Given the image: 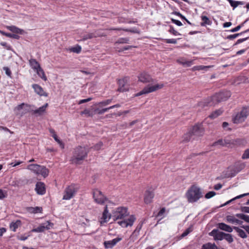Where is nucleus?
<instances>
[{"mask_svg": "<svg viewBox=\"0 0 249 249\" xmlns=\"http://www.w3.org/2000/svg\"><path fill=\"white\" fill-rule=\"evenodd\" d=\"M128 214L126 207H118L113 213L112 218L114 221L122 219L118 221L117 223L122 227L126 228L128 226H132L136 219L134 215H131L127 219H124Z\"/></svg>", "mask_w": 249, "mask_h": 249, "instance_id": "obj_1", "label": "nucleus"}, {"mask_svg": "<svg viewBox=\"0 0 249 249\" xmlns=\"http://www.w3.org/2000/svg\"><path fill=\"white\" fill-rule=\"evenodd\" d=\"M89 149L85 146H78L73 149L71 161L76 164H80L88 157Z\"/></svg>", "mask_w": 249, "mask_h": 249, "instance_id": "obj_2", "label": "nucleus"}, {"mask_svg": "<svg viewBox=\"0 0 249 249\" xmlns=\"http://www.w3.org/2000/svg\"><path fill=\"white\" fill-rule=\"evenodd\" d=\"M231 96V93L228 90L221 91L215 93L212 97L208 98L204 102L203 106H214L216 104L223 101H226Z\"/></svg>", "mask_w": 249, "mask_h": 249, "instance_id": "obj_3", "label": "nucleus"}, {"mask_svg": "<svg viewBox=\"0 0 249 249\" xmlns=\"http://www.w3.org/2000/svg\"><path fill=\"white\" fill-rule=\"evenodd\" d=\"M185 196L189 203H195L203 196L200 188L195 185H193L187 191Z\"/></svg>", "mask_w": 249, "mask_h": 249, "instance_id": "obj_4", "label": "nucleus"}, {"mask_svg": "<svg viewBox=\"0 0 249 249\" xmlns=\"http://www.w3.org/2000/svg\"><path fill=\"white\" fill-rule=\"evenodd\" d=\"M245 166L246 164L244 162H237L235 163L232 166L228 167V170L225 174V177L227 178L234 177Z\"/></svg>", "mask_w": 249, "mask_h": 249, "instance_id": "obj_5", "label": "nucleus"}, {"mask_svg": "<svg viewBox=\"0 0 249 249\" xmlns=\"http://www.w3.org/2000/svg\"><path fill=\"white\" fill-rule=\"evenodd\" d=\"M249 115V108L244 107L240 112L235 115H232V121L234 124L242 123L245 121Z\"/></svg>", "mask_w": 249, "mask_h": 249, "instance_id": "obj_6", "label": "nucleus"}, {"mask_svg": "<svg viewBox=\"0 0 249 249\" xmlns=\"http://www.w3.org/2000/svg\"><path fill=\"white\" fill-rule=\"evenodd\" d=\"M94 201L98 204L103 205L105 201H109L108 198L104 195L103 193L97 189H95L92 192Z\"/></svg>", "mask_w": 249, "mask_h": 249, "instance_id": "obj_7", "label": "nucleus"}, {"mask_svg": "<svg viewBox=\"0 0 249 249\" xmlns=\"http://www.w3.org/2000/svg\"><path fill=\"white\" fill-rule=\"evenodd\" d=\"M163 84H156L153 86H148L144 87L141 91L135 94V97L141 96L143 94H148L161 89Z\"/></svg>", "mask_w": 249, "mask_h": 249, "instance_id": "obj_8", "label": "nucleus"}, {"mask_svg": "<svg viewBox=\"0 0 249 249\" xmlns=\"http://www.w3.org/2000/svg\"><path fill=\"white\" fill-rule=\"evenodd\" d=\"M77 191L75 184H71L68 186L65 190L64 195L63 197L64 200H69L73 197Z\"/></svg>", "mask_w": 249, "mask_h": 249, "instance_id": "obj_9", "label": "nucleus"}, {"mask_svg": "<svg viewBox=\"0 0 249 249\" xmlns=\"http://www.w3.org/2000/svg\"><path fill=\"white\" fill-rule=\"evenodd\" d=\"M34 108H35V106L34 105H31L23 103L15 107L14 110L20 111L23 109L24 110L22 114H25L28 112H32L33 114Z\"/></svg>", "mask_w": 249, "mask_h": 249, "instance_id": "obj_10", "label": "nucleus"}, {"mask_svg": "<svg viewBox=\"0 0 249 249\" xmlns=\"http://www.w3.org/2000/svg\"><path fill=\"white\" fill-rule=\"evenodd\" d=\"M139 81L143 83H153L154 79L148 73L143 71L138 76Z\"/></svg>", "mask_w": 249, "mask_h": 249, "instance_id": "obj_11", "label": "nucleus"}, {"mask_svg": "<svg viewBox=\"0 0 249 249\" xmlns=\"http://www.w3.org/2000/svg\"><path fill=\"white\" fill-rule=\"evenodd\" d=\"M209 235L213 236L215 240H222L225 237V233L223 231H220L218 229H214L213 230L209 233Z\"/></svg>", "mask_w": 249, "mask_h": 249, "instance_id": "obj_12", "label": "nucleus"}, {"mask_svg": "<svg viewBox=\"0 0 249 249\" xmlns=\"http://www.w3.org/2000/svg\"><path fill=\"white\" fill-rule=\"evenodd\" d=\"M53 225V223L49 221H47V224H42L37 228L32 229L31 231L34 232H42L44 231L45 230H49L50 229V227H52Z\"/></svg>", "mask_w": 249, "mask_h": 249, "instance_id": "obj_13", "label": "nucleus"}, {"mask_svg": "<svg viewBox=\"0 0 249 249\" xmlns=\"http://www.w3.org/2000/svg\"><path fill=\"white\" fill-rule=\"evenodd\" d=\"M127 82V77H125L122 79H119L118 82L119 88L117 89L119 92H124L128 90L129 88L126 84Z\"/></svg>", "mask_w": 249, "mask_h": 249, "instance_id": "obj_14", "label": "nucleus"}, {"mask_svg": "<svg viewBox=\"0 0 249 249\" xmlns=\"http://www.w3.org/2000/svg\"><path fill=\"white\" fill-rule=\"evenodd\" d=\"M194 136H202L204 132V130L201 124L195 125L190 130Z\"/></svg>", "mask_w": 249, "mask_h": 249, "instance_id": "obj_15", "label": "nucleus"}, {"mask_svg": "<svg viewBox=\"0 0 249 249\" xmlns=\"http://www.w3.org/2000/svg\"><path fill=\"white\" fill-rule=\"evenodd\" d=\"M155 196L153 191L147 190L145 191L144 194V202L146 204H148L152 202L153 199Z\"/></svg>", "mask_w": 249, "mask_h": 249, "instance_id": "obj_16", "label": "nucleus"}, {"mask_svg": "<svg viewBox=\"0 0 249 249\" xmlns=\"http://www.w3.org/2000/svg\"><path fill=\"white\" fill-rule=\"evenodd\" d=\"M35 190L36 193L40 195H43L46 193L45 184L42 182H37L36 185Z\"/></svg>", "mask_w": 249, "mask_h": 249, "instance_id": "obj_17", "label": "nucleus"}, {"mask_svg": "<svg viewBox=\"0 0 249 249\" xmlns=\"http://www.w3.org/2000/svg\"><path fill=\"white\" fill-rule=\"evenodd\" d=\"M32 88L34 89L36 93L40 96H44L45 97L48 96V93L45 92L42 88L39 85L36 84H33Z\"/></svg>", "mask_w": 249, "mask_h": 249, "instance_id": "obj_18", "label": "nucleus"}, {"mask_svg": "<svg viewBox=\"0 0 249 249\" xmlns=\"http://www.w3.org/2000/svg\"><path fill=\"white\" fill-rule=\"evenodd\" d=\"M122 240V238L117 237L115 239H113L111 241H105L104 243L105 248H112L113 246H114L118 242Z\"/></svg>", "mask_w": 249, "mask_h": 249, "instance_id": "obj_19", "label": "nucleus"}, {"mask_svg": "<svg viewBox=\"0 0 249 249\" xmlns=\"http://www.w3.org/2000/svg\"><path fill=\"white\" fill-rule=\"evenodd\" d=\"M218 228L221 230L224 231L228 232H231L233 231V227H231L230 226L224 223H219L217 224Z\"/></svg>", "mask_w": 249, "mask_h": 249, "instance_id": "obj_20", "label": "nucleus"}, {"mask_svg": "<svg viewBox=\"0 0 249 249\" xmlns=\"http://www.w3.org/2000/svg\"><path fill=\"white\" fill-rule=\"evenodd\" d=\"M6 28L11 32L17 34L23 35L24 33L23 30L17 27V26L14 25L7 26Z\"/></svg>", "mask_w": 249, "mask_h": 249, "instance_id": "obj_21", "label": "nucleus"}, {"mask_svg": "<svg viewBox=\"0 0 249 249\" xmlns=\"http://www.w3.org/2000/svg\"><path fill=\"white\" fill-rule=\"evenodd\" d=\"M48 103H46L44 105L40 107L38 109H34L33 114L36 115V116H40L43 114L45 111L46 107H48Z\"/></svg>", "mask_w": 249, "mask_h": 249, "instance_id": "obj_22", "label": "nucleus"}, {"mask_svg": "<svg viewBox=\"0 0 249 249\" xmlns=\"http://www.w3.org/2000/svg\"><path fill=\"white\" fill-rule=\"evenodd\" d=\"M112 215H111L110 213H108L107 205H106L104 208V210L102 214V219L104 220V222H107V218L110 219L112 217Z\"/></svg>", "mask_w": 249, "mask_h": 249, "instance_id": "obj_23", "label": "nucleus"}, {"mask_svg": "<svg viewBox=\"0 0 249 249\" xmlns=\"http://www.w3.org/2000/svg\"><path fill=\"white\" fill-rule=\"evenodd\" d=\"M233 229L238 233V235L242 238H246L248 236L246 232L242 229L237 227H233Z\"/></svg>", "mask_w": 249, "mask_h": 249, "instance_id": "obj_24", "label": "nucleus"}, {"mask_svg": "<svg viewBox=\"0 0 249 249\" xmlns=\"http://www.w3.org/2000/svg\"><path fill=\"white\" fill-rule=\"evenodd\" d=\"M226 220L228 222L232 223V224L236 223L238 224L239 225H242L243 223L242 221L235 218L232 215H227L226 216Z\"/></svg>", "mask_w": 249, "mask_h": 249, "instance_id": "obj_25", "label": "nucleus"}, {"mask_svg": "<svg viewBox=\"0 0 249 249\" xmlns=\"http://www.w3.org/2000/svg\"><path fill=\"white\" fill-rule=\"evenodd\" d=\"M223 112V110L221 108H219L212 112V113L209 115V117L212 119H214L221 115Z\"/></svg>", "mask_w": 249, "mask_h": 249, "instance_id": "obj_26", "label": "nucleus"}, {"mask_svg": "<svg viewBox=\"0 0 249 249\" xmlns=\"http://www.w3.org/2000/svg\"><path fill=\"white\" fill-rule=\"evenodd\" d=\"M21 224V221L17 220L15 222H12L10 224V228L13 231H16L18 227Z\"/></svg>", "mask_w": 249, "mask_h": 249, "instance_id": "obj_27", "label": "nucleus"}, {"mask_svg": "<svg viewBox=\"0 0 249 249\" xmlns=\"http://www.w3.org/2000/svg\"><path fill=\"white\" fill-rule=\"evenodd\" d=\"M110 30H123V31H124L125 32H131V33H137V34H139L140 33V31L139 30L136 28H132V29H122V28H112V29H109Z\"/></svg>", "mask_w": 249, "mask_h": 249, "instance_id": "obj_28", "label": "nucleus"}, {"mask_svg": "<svg viewBox=\"0 0 249 249\" xmlns=\"http://www.w3.org/2000/svg\"><path fill=\"white\" fill-rule=\"evenodd\" d=\"M201 249H220L214 243H207L202 245Z\"/></svg>", "mask_w": 249, "mask_h": 249, "instance_id": "obj_29", "label": "nucleus"}, {"mask_svg": "<svg viewBox=\"0 0 249 249\" xmlns=\"http://www.w3.org/2000/svg\"><path fill=\"white\" fill-rule=\"evenodd\" d=\"M202 22L200 23L201 26H205L206 25H211L212 21L210 19L206 16H202L201 17Z\"/></svg>", "mask_w": 249, "mask_h": 249, "instance_id": "obj_30", "label": "nucleus"}, {"mask_svg": "<svg viewBox=\"0 0 249 249\" xmlns=\"http://www.w3.org/2000/svg\"><path fill=\"white\" fill-rule=\"evenodd\" d=\"M248 195H249V193H245V194H242V195H239V196H236V197L231 199V200L227 201L226 203H225L223 205H221L220 206V207H223V206H226L228 204H229V203H230L232 201L236 200V199H239V198H241L242 197H243L245 196H247Z\"/></svg>", "mask_w": 249, "mask_h": 249, "instance_id": "obj_31", "label": "nucleus"}, {"mask_svg": "<svg viewBox=\"0 0 249 249\" xmlns=\"http://www.w3.org/2000/svg\"><path fill=\"white\" fill-rule=\"evenodd\" d=\"M36 72L38 76L43 80L46 81L47 80V78L45 75V72L41 67L36 70Z\"/></svg>", "mask_w": 249, "mask_h": 249, "instance_id": "obj_32", "label": "nucleus"}, {"mask_svg": "<svg viewBox=\"0 0 249 249\" xmlns=\"http://www.w3.org/2000/svg\"><path fill=\"white\" fill-rule=\"evenodd\" d=\"M29 62L32 68L34 70H36L40 67L39 63L35 59H30Z\"/></svg>", "mask_w": 249, "mask_h": 249, "instance_id": "obj_33", "label": "nucleus"}, {"mask_svg": "<svg viewBox=\"0 0 249 249\" xmlns=\"http://www.w3.org/2000/svg\"><path fill=\"white\" fill-rule=\"evenodd\" d=\"M194 136L191 131L185 134L183 137V142H187L191 140L192 137Z\"/></svg>", "mask_w": 249, "mask_h": 249, "instance_id": "obj_34", "label": "nucleus"}, {"mask_svg": "<svg viewBox=\"0 0 249 249\" xmlns=\"http://www.w3.org/2000/svg\"><path fill=\"white\" fill-rule=\"evenodd\" d=\"M235 216L249 223V215L244 213H236Z\"/></svg>", "mask_w": 249, "mask_h": 249, "instance_id": "obj_35", "label": "nucleus"}, {"mask_svg": "<svg viewBox=\"0 0 249 249\" xmlns=\"http://www.w3.org/2000/svg\"><path fill=\"white\" fill-rule=\"evenodd\" d=\"M38 174H40L44 178L48 176L49 170L44 166H41L40 170L38 172Z\"/></svg>", "mask_w": 249, "mask_h": 249, "instance_id": "obj_36", "label": "nucleus"}, {"mask_svg": "<svg viewBox=\"0 0 249 249\" xmlns=\"http://www.w3.org/2000/svg\"><path fill=\"white\" fill-rule=\"evenodd\" d=\"M230 3L231 6L233 8V9L237 7L239 5H243L244 4L243 1H235L233 0H228Z\"/></svg>", "mask_w": 249, "mask_h": 249, "instance_id": "obj_37", "label": "nucleus"}, {"mask_svg": "<svg viewBox=\"0 0 249 249\" xmlns=\"http://www.w3.org/2000/svg\"><path fill=\"white\" fill-rule=\"evenodd\" d=\"M29 211L34 213H41L42 211V208L40 207H29Z\"/></svg>", "mask_w": 249, "mask_h": 249, "instance_id": "obj_38", "label": "nucleus"}, {"mask_svg": "<svg viewBox=\"0 0 249 249\" xmlns=\"http://www.w3.org/2000/svg\"><path fill=\"white\" fill-rule=\"evenodd\" d=\"M70 52L79 53L81 52V47L79 45H76L75 46L71 47L70 49Z\"/></svg>", "mask_w": 249, "mask_h": 249, "instance_id": "obj_39", "label": "nucleus"}, {"mask_svg": "<svg viewBox=\"0 0 249 249\" xmlns=\"http://www.w3.org/2000/svg\"><path fill=\"white\" fill-rule=\"evenodd\" d=\"M41 166L37 164H31L28 166V169L34 171H36L37 173L40 170Z\"/></svg>", "mask_w": 249, "mask_h": 249, "instance_id": "obj_40", "label": "nucleus"}, {"mask_svg": "<svg viewBox=\"0 0 249 249\" xmlns=\"http://www.w3.org/2000/svg\"><path fill=\"white\" fill-rule=\"evenodd\" d=\"M129 39L128 37H122L119 38L116 42L115 44H124L128 43Z\"/></svg>", "mask_w": 249, "mask_h": 249, "instance_id": "obj_41", "label": "nucleus"}, {"mask_svg": "<svg viewBox=\"0 0 249 249\" xmlns=\"http://www.w3.org/2000/svg\"><path fill=\"white\" fill-rule=\"evenodd\" d=\"M93 34L95 35L94 38L97 37L106 36V34L102 32L101 30H98L93 32Z\"/></svg>", "mask_w": 249, "mask_h": 249, "instance_id": "obj_42", "label": "nucleus"}, {"mask_svg": "<svg viewBox=\"0 0 249 249\" xmlns=\"http://www.w3.org/2000/svg\"><path fill=\"white\" fill-rule=\"evenodd\" d=\"M224 239H225L229 243H231L233 241L232 236L231 234L225 233Z\"/></svg>", "mask_w": 249, "mask_h": 249, "instance_id": "obj_43", "label": "nucleus"}, {"mask_svg": "<svg viewBox=\"0 0 249 249\" xmlns=\"http://www.w3.org/2000/svg\"><path fill=\"white\" fill-rule=\"evenodd\" d=\"M94 36L95 35H94L93 33H88L83 36L82 40L85 41L88 39H91L92 38H94Z\"/></svg>", "mask_w": 249, "mask_h": 249, "instance_id": "obj_44", "label": "nucleus"}, {"mask_svg": "<svg viewBox=\"0 0 249 249\" xmlns=\"http://www.w3.org/2000/svg\"><path fill=\"white\" fill-rule=\"evenodd\" d=\"M109 109H110L109 107H107V108H103L102 109H100L99 108H95L94 109V112L98 114L101 115V114H103V113H104L105 112L107 111Z\"/></svg>", "mask_w": 249, "mask_h": 249, "instance_id": "obj_45", "label": "nucleus"}, {"mask_svg": "<svg viewBox=\"0 0 249 249\" xmlns=\"http://www.w3.org/2000/svg\"><path fill=\"white\" fill-rule=\"evenodd\" d=\"M249 31V29L245 31L244 32L241 33H237V34H233V35H229L227 36V38L229 39H233L236 38V37L240 35H241L243 33H247Z\"/></svg>", "mask_w": 249, "mask_h": 249, "instance_id": "obj_46", "label": "nucleus"}, {"mask_svg": "<svg viewBox=\"0 0 249 249\" xmlns=\"http://www.w3.org/2000/svg\"><path fill=\"white\" fill-rule=\"evenodd\" d=\"M227 143H228V142L225 140L223 141L222 139H219L218 141L215 142L213 143V145L216 146L217 145H220L221 146H224Z\"/></svg>", "mask_w": 249, "mask_h": 249, "instance_id": "obj_47", "label": "nucleus"}, {"mask_svg": "<svg viewBox=\"0 0 249 249\" xmlns=\"http://www.w3.org/2000/svg\"><path fill=\"white\" fill-rule=\"evenodd\" d=\"M209 68H210V66H195L193 68L194 70H197V71H200V70H207Z\"/></svg>", "mask_w": 249, "mask_h": 249, "instance_id": "obj_48", "label": "nucleus"}, {"mask_svg": "<svg viewBox=\"0 0 249 249\" xmlns=\"http://www.w3.org/2000/svg\"><path fill=\"white\" fill-rule=\"evenodd\" d=\"M103 145V143L102 142H99L97 143H96L95 145H94L93 146L91 147L90 149L93 148L95 150H99L102 146Z\"/></svg>", "mask_w": 249, "mask_h": 249, "instance_id": "obj_49", "label": "nucleus"}, {"mask_svg": "<svg viewBox=\"0 0 249 249\" xmlns=\"http://www.w3.org/2000/svg\"><path fill=\"white\" fill-rule=\"evenodd\" d=\"M81 114H85L88 117H92L93 114L88 109H85L81 112Z\"/></svg>", "mask_w": 249, "mask_h": 249, "instance_id": "obj_50", "label": "nucleus"}, {"mask_svg": "<svg viewBox=\"0 0 249 249\" xmlns=\"http://www.w3.org/2000/svg\"><path fill=\"white\" fill-rule=\"evenodd\" d=\"M169 32L174 35V36L181 35L180 33H179L178 31L175 30L174 28L172 25L170 26V29L169 30Z\"/></svg>", "mask_w": 249, "mask_h": 249, "instance_id": "obj_51", "label": "nucleus"}, {"mask_svg": "<svg viewBox=\"0 0 249 249\" xmlns=\"http://www.w3.org/2000/svg\"><path fill=\"white\" fill-rule=\"evenodd\" d=\"M216 195V193L214 191H210L206 193L205 195V197L206 199H210L214 196Z\"/></svg>", "mask_w": 249, "mask_h": 249, "instance_id": "obj_52", "label": "nucleus"}, {"mask_svg": "<svg viewBox=\"0 0 249 249\" xmlns=\"http://www.w3.org/2000/svg\"><path fill=\"white\" fill-rule=\"evenodd\" d=\"M112 99H107V100L100 102L98 103V105H99L100 106H107V105L110 104L112 102Z\"/></svg>", "mask_w": 249, "mask_h": 249, "instance_id": "obj_53", "label": "nucleus"}, {"mask_svg": "<svg viewBox=\"0 0 249 249\" xmlns=\"http://www.w3.org/2000/svg\"><path fill=\"white\" fill-rule=\"evenodd\" d=\"M139 234V232L135 230L130 235V238L134 241L137 238Z\"/></svg>", "mask_w": 249, "mask_h": 249, "instance_id": "obj_54", "label": "nucleus"}, {"mask_svg": "<svg viewBox=\"0 0 249 249\" xmlns=\"http://www.w3.org/2000/svg\"><path fill=\"white\" fill-rule=\"evenodd\" d=\"M130 112H131V110H124V111L118 112L117 113H114L113 114H114L115 115L117 116H121L122 115H125L127 113H130Z\"/></svg>", "mask_w": 249, "mask_h": 249, "instance_id": "obj_55", "label": "nucleus"}, {"mask_svg": "<svg viewBox=\"0 0 249 249\" xmlns=\"http://www.w3.org/2000/svg\"><path fill=\"white\" fill-rule=\"evenodd\" d=\"M248 19H247L244 23H242L241 24H240L239 25H238L237 26H236V27L233 28L232 29H231L230 31L231 32H237L238 31H239L240 28H241V27L243 26V25L244 24V23L246 22L247 21H248Z\"/></svg>", "mask_w": 249, "mask_h": 249, "instance_id": "obj_56", "label": "nucleus"}, {"mask_svg": "<svg viewBox=\"0 0 249 249\" xmlns=\"http://www.w3.org/2000/svg\"><path fill=\"white\" fill-rule=\"evenodd\" d=\"M3 70L5 71L6 74L10 77H12V72L10 69L7 67H4Z\"/></svg>", "mask_w": 249, "mask_h": 249, "instance_id": "obj_57", "label": "nucleus"}, {"mask_svg": "<svg viewBox=\"0 0 249 249\" xmlns=\"http://www.w3.org/2000/svg\"><path fill=\"white\" fill-rule=\"evenodd\" d=\"M135 47L134 46L127 45L125 46L122 48H121L119 50H118L119 52H122L124 51L128 50L132 48H135Z\"/></svg>", "mask_w": 249, "mask_h": 249, "instance_id": "obj_58", "label": "nucleus"}, {"mask_svg": "<svg viewBox=\"0 0 249 249\" xmlns=\"http://www.w3.org/2000/svg\"><path fill=\"white\" fill-rule=\"evenodd\" d=\"M192 231V227H190L187 229L181 234L182 237H185L187 236L190 232Z\"/></svg>", "mask_w": 249, "mask_h": 249, "instance_id": "obj_59", "label": "nucleus"}, {"mask_svg": "<svg viewBox=\"0 0 249 249\" xmlns=\"http://www.w3.org/2000/svg\"><path fill=\"white\" fill-rule=\"evenodd\" d=\"M178 39H179V38H178ZM177 40L178 39H165L164 42L166 43L176 44Z\"/></svg>", "mask_w": 249, "mask_h": 249, "instance_id": "obj_60", "label": "nucleus"}, {"mask_svg": "<svg viewBox=\"0 0 249 249\" xmlns=\"http://www.w3.org/2000/svg\"><path fill=\"white\" fill-rule=\"evenodd\" d=\"M242 159H249V149H246L242 156Z\"/></svg>", "mask_w": 249, "mask_h": 249, "instance_id": "obj_61", "label": "nucleus"}, {"mask_svg": "<svg viewBox=\"0 0 249 249\" xmlns=\"http://www.w3.org/2000/svg\"><path fill=\"white\" fill-rule=\"evenodd\" d=\"M7 193L2 189H0V199H2L7 197Z\"/></svg>", "mask_w": 249, "mask_h": 249, "instance_id": "obj_62", "label": "nucleus"}, {"mask_svg": "<svg viewBox=\"0 0 249 249\" xmlns=\"http://www.w3.org/2000/svg\"><path fill=\"white\" fill-rule=\"evenodd\" d=\"M171 21L172 23L176 24L177 25H178V26H181L182 25V23L179 20H177V19H175L174 18H171Z\"/></svg>", "mask_w": 249, "mask_h": 249, "instance_id": "obj_63", "label": "nucleus"}, {"mask_svg": "<svg viewBox=\"0 0 249 249\" xmlns=\"http://www.w3.org/2000/svg\"><path fill=\"white\" fill-rule=\"evenodd\" d=\"M241 212L245 213H249V207L242 206L240 208Z\"/></svg>", "mask_w": 249, "mask_h": 249, "instance_id": "obj_64", "label": "nucleus"}]
</instances>
